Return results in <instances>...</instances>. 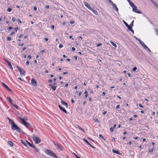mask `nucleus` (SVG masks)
Returning a JSON list of instances; mask_svg holds the SVG:
<instances>
[{"label":"nucleus","instance_id":"1","mask_svg":"<svg viewBox=\"0 0 158 158\" xmlns=\"http://www.w3.org/2000/svg\"><path fill=\"white\" fill-rule=\"evenodd\" d=\"M9 119V123L11 125V129L12 130H16L19 133H21L23 131L22 130L16 125L11 119Z\"/></svg>","mask_w":158,"mask_h":158},{"label":"nucleus","instance_id":"2","mask_svg":"<svg viewBox=\"0 0 158 158\" xmlns=\"http://www.w3.org/2000/svg\"><path fill=\"white\" fill-rule=\"evenodd\" d=\"M53 144L55 146V147L59 151H62L64 149V148L61 145L55 142L54 141L53 142Z\"/></svg>","mask_w":158,"mask_h":158},{"label":"nucleus","instance_id":"3","mask_svg":"<svg viewBox=\"0 0 158 158\" xmlns=\"http://www.w3.org/2000/svg\"><path fill=\"white\" fill-rule=\"evenodd\" d=\"M32 137L33 138V140L35 142V143L36 144L39 143L41 142V140L40 138L35 135H33L32 136Z\"/></svg>","mask_w":158,"mask_h":158},{"label":"nucleus","instance_id":"4","mask_svg":"<svg viewBox=\"0 0 158 158\" xmlns=\"http://www.w3.org/2000/svg\"><path fill=\"white\" fill-rule=\"evenodd\" d=\"M17 69L19 71L20 74L21 75H25V72L24 70L21 69L20 67L17 66Z\"/></svg>","mask_w":158,"mask_h":158},{"label":"nucleus","instance_id":"5","mask_svg":"<svg viewBox=\"0 0 158 158\" xmlns=\"http://www.w3.org/2000/svg\"><path fill=\"white\" fill-rule=\"evenodd\" d=\"M132 9L133 11L134 12L138 14H141L142 13L141 11L140 10H138L137 7L135 6L134 7H133Z\"/></svg>","mask_w":158,"mask_h":158},{"label":"nucleus","instance_id":"6","mask_svg":"<svg viewBox=\"0 0 158 158\" xmlns=\"http://www.w3.org/2000/svg\"><path fill=\"white\" fill-rule=\"evenodd\" d=\"M22 123L26 127H28L30 124L26 122L25 119H21Z\"/></svg>","mask_w":158,"mask_h":158},{"label":"nucleus","instance_id":"7","mask_svg":"<svg viewBox=\"0 0 158 158\" xmlns=\"http://www.w3.org/2000/svg\"><path fill=\"white\" fill-rule=\"evenodd\" d=\"M84 3L86 6L91 10H93V9L86 2H84Z\"/></svg>","mask_w":158,"mask_h":158},{"label":"nucleus","instance_id":"8","mask_svg":"<svg viewBox=\"0 0 158 158\" xmlns=\"http://www.w3.org/2000/svg\"><path fill=\"white\" fill-rule=\"evenodd\" d=\"M31 83L34 86H37L36 82L34 79H32L31 80Z\"/></svg>","mask_w":158,"mask_h":158},{"label":"nucleus","instance_id":"9","mask_svg":"<svg viewBox=\"0 0 158 158\" xmlns=\"http://www.w3.org/2000/svg\"><path fill=\"white\" fill-rule=\"evenodd\" d=\"M2 85L4 86V87L6 89L8 90L9 91H10L11 92H12V90L11 89H10L4 83L2 82Z\"/></svg>","mask_w":158,"mask_h":158},{"label":"nucleus","instance_id":"10","mask_svg":"<svg viewBox=\"0 0 158 158\" xmlns=\"http://www.w3.org/2000/svg\"><path fill=\"white\" fill-rule=\"evenodd\" d=\"M58 107L60 110H62L65 113H67V111L64 108H62L61 106L60 105H59Z\"/></svg>","mask_w":158,"mask_h":158},{"label":"nucleus","instance_id":"11","mask_svg":"<svg viewBox=\"0 0 158 158\" xmlns=\"http://www.w3.org/2000/svg\"><path fill=\"white\" fill-rule=\"evenodd\" d=\"M112 151H113V152L114 153H115L116 154L119 155H121V154L120 153H119V152L117 150L113 149Z\"/></svg>","mask_w":158,"mask_h":158},{"label":"nucleus","instance_id":"12","mask_svg":"<svg viewBox=\"0 0 158 158\" xmlns=\"http://www.w3.org/2000/svg\"><path fill=\"white\" fill-rule=\"evenodd\" d=\"M125 25V26L128 28V29H130V28H131V27L126 22L123 21Z\"/></svg>","mask_w":158,"mask_h":158},{"label":"nucleus","instance_id":"13","mask_svg":"<svg viewBox=\"0 0 158 158\" xmlns=\"http://www.w3.org/2000/svg\"><path fill=\"white\" fill-rule=\"evenodd\" d=\"M6 61L7 63L8 64L9 67L11 69H13V68L12 66L11 63L7 60H6Z\"/></svg>","mask_w":158,"mask_h":158},{"label":"nucleus","instance_id":"14","mask_svg":"<svg viewBox=\"0 0 158 158\" xmlns=\"http://www.w3.org/2000/svg\"><path fill=\"white\" fill-rule=\"evenodd\" d=\"M113 7L114 8L115 10L116 11H118V8L117 7L116 5L115 4H114L113 5H112Z\"/></svg>","mask_w":158,"mask_h":158},{"label":"nucleus","instance_id":"15","mask_svg":"<svg viewBox=\"0 0 158 158\" xmlns=\"http://www.w3.org/2000/svg\"><path fill=\"white\" fill-rule=\"evenodd\" d=\"M50 86H51L53 90H56V87L55 86L52 85V84L50 85Z\"/></svg>","mask_w":158,"mask_h":158},{"label":"nucleus","instance_id":"16","mask_svg":"<svg viewBox=\"0 0 158 158\" xmlns=\"http://www.w3.org/2000/svg\"><path fill=\"white\" fill-rule=\"evenodd\" d=\"M8 144L10 147H12L13 145V143L11 141H9L8 142Z\"/></svg>","mask_w":158,"mask_h":158},{"label":"nucleus","instance_id":"17","mask_svg":"<svg viewBox=\"0 0 158 158\" xmlns=\"http://www.w3.org/2000/svg\"><path fill=\"white\" fill-rule=\"evenodd\" d=\"M32 147H33L37 152H39V149L36 148L34 145H33V146H32Z\"/></svg>","mask_w":158,"mask_h":158},{"label":"nucleus","instance_id":"18","mask_svg":"<svg viewBox=\"0 0 158 158\" xmlns=\"http://www.w3.org/2000/svg\"><path fill=\"white\" fill-rule=\"evenodd\" d=\"M84 141L88 145H90L88 141V140L85 138H84L83 139Z\"/></svg>","mask_w":158,"mask_h":158},{"label":"nucleus","instance_id":"19","mask_svg":"<svg viewBox=\"0 0 158 158\" xmlns=\"http://www.w3.org/2000/svg\"><path fill=\"white\" fill-rule=\"evenodd\" d=\"M141 45L143 47L144 49H146V48H147V46L144 44L143 42L141 44Z\"/></svg>","mask_w":158,"mask_h":158},{"label":"nucleus","instance_id":"20","mask_svg":"<svg viewBox=\"0 0 158 158\" xmlns=\"http://www.w3.org/2000/svg\"><path fill=\"white\" fill-rule=\"evenodd\" d=\"M21 142L22 143L24 144L25 146H27V143L25 142V140L23 141V140H21Z\"/></svg>","mask_w":158,"mask_h":158},{"label":"nucleus","instance_id":"21","mask_svg":"<svg viewBox=\"0 0 158 158\" xmlns=\"http://www.w3.org/2000/svg\"><path fill=\"white\" fill-rule=\"evenodd\" d=\"M25 142L26 143L28 144L29 146L31 147H32L33 146V145L31 144L29 142H28L27 141V140H25Z\"/></svg>","mask_w":158,"mask_h":158},{"label":"nucleus","instance_id":"22","mask_svg":"<svg viewBox=\"0 0 158 158\" xmlns=\"http://www.w3.org/2000/svg\"><path fill=\"white\" fill-rule=\"evenodd\" d=\"M7 100L8 101H9L10 102V103H11L12 104L13 103H12V100H11V98L10 97H7Z\"/></svg>","mask_w":158,"mask_h":158},{"label":"nucleus","instance_id":"23","mask_svg":"<svg viewBox=\"0 0 158 158\" xmlns=\"http://www.w3.org/2000/svg\"><path fill=\"white\" fill-rule=\"evenodd\" d=\"M130 6L133 8V7H134L135 6L134 5V4L132 2H131L129 3Z\"/></svg>","mask_w":158,"mask_h":158},{"label":"nucleus","instance_id":"24","mask_svg":"<svg viewBox=\"0 0 158 158\" xmlns=\"http://www.w3.org/2000/svg\"><path fill=\"white\" fill-rule=\"evenodd\" d=\"M130 6L133 8V7H134L135 6L134 5V4L132 2H131L129 3Z\"/></svg>","mask_w":158,"mask_h":158},{"label":"nucleus","instance_id":"25","mask_svg":"<svg viewBox=\"0 0 158 158\" xmlns=\"http://www.w3.org/2000/svg\"><path fill=\"white\" fill-rule=\"evenodd\" d=\"M110 43L115 47L116 48L117 47L116 44H115L112 41H110Z\"/></svg>","mask_w":158,"mask_h":158},{"label":"nucleus","instance_id":"26","mask_svg":"<svg viewBox=\"0 0 158 158\" xmlns=\"http://www.w3.org/2000/svg\"><path fill=\"white\" fill-rule=\"evenodd\" d=\"M84 94H85V98H87L88 96V95L87 94V92L86 90H85L84 92Z\"/></svg>","mask_w":158,"mask_h":158},{"label":"nucleus","instance_id":"27","mask_svg":"<svg viewBox=\"0 0 158 158\" xmlns=\"http://www.w3.org/2000/svg\"><path fill=\"white\" fill-rule=\"evenodd\" d=\"M61 103L62 105H64V106H65L66 105V103H65V102L63 101H61Z\"/></svg>","mask_w":158,"mask_h":158},{"label":"nucleus","instance_id":"28","mask_svg":"<svg viewBox=\"0 0 158 158\" xmlns=\"http://www.w3.org/2000/svg\"><path fill=\"white\" fill-rule=\"evenodd\" d=\"M154 149V148H152V149H150L148 152H153Z\"/></svg>","mask_w":158,"mask_h":158},{"label":"nucleus","instance_id":"29","mask_svg":"<svg viewBox=\"0 0 158 158\" xmlns=\"http://www.w3.org/2000/svg\"><path fill=\"white\" fill-rule=\"evenodd\" d=\"M79 129L80 130L84 132H85V131L81 127H79Z\"/></svg>","mask_w":158,"mask_h":158},{"label":"nucleus","instance_id":"30","mask_svg":"<svg viewBox=\"0 0 158 158\" xmlns=\"http://www.w3.org/2000/svg\"><path fill=\"white\" fill-rule=\"evenodd\" d=\"M129 30L131 31L133 33H134V31L133 29H132V28L131 27V28H130V29H129Z\"/></svg>","mask_w":158,"mask_h":158},{"label":"nucleus","instance_id":"31","mask_svg":"<svg viewBox=\"0 0 158 158\" xmlns=\"http://www.w3.org/2000/svg\"><path fill=\"white\" fill-rule=\"evenodd\" d=\"M114 129L113 127H111L110 128V131H111V132H113L114 131Z\"/></svg>","mask_w":158,"mask_h":158},{"label":"nucleus","instance_id":"32","mask_svg":"<svg viewBox=\"0 0 158 158\" xmlns=\"http://www.w3.org/2000/svg\"><path fill=\"white\" fill-rule=\"evenodd\" d=\"M92 11H93V12L96 15H97L98 14V12L96 11V10H94L93 9V10H92Z\"/></svg>","mask_w":158,"mask_h":158},{"label":"nucleus","instance_id":"33","mask_svg":"<svg viewBox=\"0 0 158 158\" xmlns=\"http://www.w3.org/2000/svg\"><path fill=\"white\" fill-rule=\"evenodd\" d=\"M99 137L102 138V139H104V137H103V136L102 135H101V134H100L99 135Z\"/></svg>","mask_w":158,"mask_h":158},{"label":"nucleus","instance_id":"34","mask_svg":"<svg viewBox=\"0 0 158 158\" xmlns=\"http://www.w3.org/2000/svg\"><path fill=\"white\" fill-rule=\"evenodd\" d=\"M134 21H132L130 24V26H131V27L133 26Z\"/></svg>","mask_w":158,"mask_h":158},{"label":"nucleus","instance_id":"35","mask_svg":"<svg viewBox=\"0 0 158 158\" xmlns=\"http://www.w3.org/2000/svg\"><path fill=\"white\" fill-rule=\"evenodd\" d=\"M12 105L15 107L16 109H18L19 107L18 106L15 105V104H12Z\"/></svg>","mask_w":158,"mask_h":158},{"label":"nucleus","instance_id":"36","mask_svg":"<svg viewBox=\"0 0 158 158\" xmlns=\"http://www.w3.org/2000/svg\"><path fill=\"white\" fill-rule=\"evenodd\" d=\"M6 10L9 12H10L12 10V9L11 8H9Z\"/></svg>","mask_w":158,"mask_h":158},{"label":"nucleus","instance_id":"37","mask_svg":"<svg viewBox=\"0 0 158 158\" xmlns=\"http://www.w3.org/2000/svg\"><path fill=\"white\" fill-rule=\"evenodd\" d=\"M137 69V68L136 67H135L132 70L134 72Z\"/></svg>","mask_w":158,"mask_h":158},{"label":"nucleus","instance_id":"38","mask_svg":"<svg viewBox=\"0 0 158 158\" xmlns=\"http://www.w3.org/2000/svg\"><path fill=\"white\" fill-rule=\"evenodd\" d=\"M63 47V45L62 44H60L59 45V47L60 48H61Z\"/></svg>","mask_w":158,"mask_h":158},{"label":"nucleus","instance_id":"39","mask_svg":"<svg viewBox=\"0 0 158 158\" xmlns=\"http://www.w3.org/2000/svg\"><path fill=\"white\" fill-rule=\"evenodd\" d=\"M11 38L10 37H8L7 38V40H9V41L10 40H11Z\"/></svg>","mask_w":158,"mask_h":158},{"label":"nucleus","instance_id":"40","mask_svg":"<svg viewBox=\"0 0 158 158\" xmlns=\"http://www.w3.org/2000/svg\"><path fill=\"white\" fill-rule=\"evenodd\" d=\"M12 29V27H9L8 28V30H10Z\"/></svg>","mask_w":158,"mask_h":158},{"label":"nucleus","instance_id":"41","mask_svg":"<svg viewBox=\"0 0 158 158\" xmlns=\"http://www.w3.org/2000/svg\"><path fill=\"white\" fill-rule=\"evenodd\" d=\"M146 49L149 52H151V50L148 47L147 48H146Z\"/></svg>","mask_w":158,"mask_h":158},{"label":"nucleus","instance_id":"42","mask_svg":"<svg viewBox=\"0 0 158 158\" xmlns=\"http://www.w3.org/2000/svg\"><path fill=\"white\" fill-rule=\"evenodd\" d=\"M11 20L13 22H14L15 21V18H13L11 19Z\"/></svg>","mask_w":158,"mask_h":158},{"label":"nucleus","instance_id":"43","mask_svg":"<svg viewBox=\"0 0 158 158\" xmlns=\"http://www.w3.org/2000/svg\"><path fill=\"white\" fill-rule=\"evenodd\" d=\"M17 21H18L20 23H22L20 20V19L19 18H18L17 19Z\"/></svg>","mask_w":158,"mask_h":158},{"label":"nucleus","instance_id":"44","mask_svg":"<svg viewBox=\"0 0 158 158\" xmlns=\"http://www.w3.org/2000/svg\"><path fill=\"white\" fill-rule=\"evenodd\" d=\"M94 120L95 122H100L99 120H98V119H94Z\"/></svg>","mask_w":158,"mask_h":158},{"label":"nucleus","instance_id":"45","mask_svg":"<svg viewBox=\"0 0 158 158\" xmlns=\"http://www.w3.org/2000/svg\"><path fill=\"white\" fill-rule=\"evenodd\" d=\"M29 64V61L28 60L26 62V64L27 65H28Z\"/></svg>","mask_w":158,"mask_h":158},{"label":"nucleus","instance_id":"46","mask_svg":"<svg viewBox=\"0 0 158 158\" xmlns=\"http://www.w3.org/2000/svg\"><path fill=\"white\" fill-rule=\"evenodd\" d=\"M139 106L140 108H143V106L141 104H139Z\"/></svg>","mask_w":158,"mask_h":158},{"label":"nucleus","instance_id":"47","mask_svg":"<svg viewBox=\"0 0 158 158\" xmlns=\"http://www.w3.org/2000/svg\"><path fill=\"white\" fill-rule=\"evenodd\" d=\"M101 45H102V44L101 43L98 44H97V47H99Z\"/></svg>","mask_w":158,"mask_h":158},{"label":"nucleus","instance_id":"48","mask_svg":"<svg viewBox=\"0 0 158 158\" xmlns=\"http://www.w3.org/2000/svg\"><path fill=\"white\" fill-rule=\"evenodd\" d=\"M73 154L77 158H81V157H79L78 156H77V155H76L75 153H73Z\"/></svg>","mask_w":158,"mask_h":158},{"label":"nucleus","instance_id":"49","mask_svg":"<svg viewBox=\"0 0 158 158\" xmlns=\"http://www.w3.org/2000/svg\"><path fill=\"white\" fill-rule=\"evenodd\" d=\"M18 30V27H16L15 28V32H16L17 31V30Z\"/></svg>","mask_w":158,"mask_h":158},{"label":"nucleus","instance_id":"50","mask_svg":"<svg viewBox=\"0 0 158 158\" xmlns=\"http://www.w3.org/2000/svg\"><path fill=\"white\" fill-rule=\"evenodd\" d=\"M138 40L141 44L143 42L142 41L140 40L139 39V40Z\"/></svg>","mask_w":158,"mask_h":158},{"label":"nucleus","instance_id":"51","mask_svg":"<svg viewBox=\"0 0 158 158\" xmlns=\"http://www.w3.org/2000/svg\"><path fill=\"white\" fill-rule=\"evenodd\" d=\"M70 23L71 24H72L73 23H74V21H71L70 22Z\"/></svg>","mask_w":158,"mask_h":158},{"label":"nucleus","instance_id":"52","mask_svg":"<svg viewBox=\"0 0 158 158\" xmlns=\"http://www.w3.org/2000/svg\"><path fill=\"white\" fill-rule=\"evenodd\" d=\"M27 58H28V59H29L30 60L31 58V56L30 55H29L28 56Z\"/></svg>","mask_w":158,"mask_h":158},{"label":"nucleus","instance_id":"53","mask_svg":"<svg viewBox=\"0 0 158 158\" xmlns=\"http://www.w3.org/2000/svg\"><path fill=\"white\" fill-rule=\"evenodd\" d=\"M51 28L52 29V30H53L54 29V26L51 25Z\"/></svg>","mask_w":158,"mask_h":158},{"label":"nucleus","instance_id":"54","mask_svg":"<svg viewBox=\"0 0 158 158\" xmlns=\"http://www.w3.org/2000/svg\"><path fill=\"white\" fill-rule=\"evenodd\" d=\"M152 2L154 4V5H155L156 4V3L154 1H153Z\"/></svg>","mask_w":158,"mask_h":158},{"label":"nucleus","instance_id":"55","mask_svg":"<svg viewBox=\"0 0 158 158\" xmlns=\"http://www.w3.org/2000/svg\"><path fill=\"white\" fill-rule=\"evenodd\" d=\"M33 10H34V11H36V10H37V8L35 6L34 7V8H33Z\"/></svg>","mask_w":158,"mask_h":158},{"label":"nucleus","instance_id":"56","mask_svg":"<svg viewBox=\"0 0 158 158\" xmlns=\"http://www.w3.org/2000/svg\"><path fill=\"white\" fill-rule=\"evenodd\" d=\"M15 33V32H12L10 33V35H13Z\"/></svg>","mask_w":158,"mask_h":158},{"label":"nucleus","instance_id":"57","mask_svg":"<svg viewBox=\"0 0 158 158\" xmlns=\"http://www.w3.org/2000/svg\"><path fill=\"white\" fill-rule=\"evenodd\" d=\"M115 138L114 137H113L112 138V141H114Z\"/></svg>","mask_w":158,"mask_h":158},{"label":"nucleus","instance_id":"58","mask_svg":"<svg viewBox=\"0 0 158 158\" xmlns=\"http://www.w3.org/2000/svg\"><path fill=\"white\" fill-rule=\"evenodd\" d=\"M45 52V50H42L40 51V52L42 53H43Z\"/></svg>","mask_w":158,"mask_h":158},{"label":"nucleus","instance_id":"59","mask_svg":"<svg viewBox=\"0 0 158 158\" xmlns=\"http://www.w3.org/2000/svg\"><path fill=\"white\" fill-rule=\"evenodd\" d=\"M151 114L153 115H154L155 114V112L154 111H153L152 112Z\"/></svg>","mask_w":158,"mask_h":158},{"label":"nucleus","instance_id":"60","mask_svg":"<svg viewBox=\"0 0 158 158\" xmlns=\"http://www.w3.org/2000/svg\"><path fill=\"white\" fill-rule=\"evenodd\" d=\"M116 109H118L119 108V105H117L116 107Z\"/></svg>","mask_w":158,"mask_h":158},{"label":"nucleus","instance_id":"61","mask_svg":"<svg viewBox=\"0 0 158 158\" xmlns=\"http://www.w3.org/2000/svg\"><path fill=\"white\" fill-rule=\"evenodd\" d=\"M23 45H24V44H23H23H19V46H23Z\"/></svg>","mask_w":158,"mask_h":158},{"label":"nucleus","instance_id":"62","mask_svg":"<svg viewBox=\"0 0 158 158\" xmlns=\"http://www.w3.org/2000/svg\"><path fill=\"white\" fill-rule=\"evenodd\" d=\"M52 80L50 79L48 81V82L50 83H51L52 82Z\"/></svg>","mask_w":158,"mask_h":158},{"label":"nucleus","instance_id":"63","mask_svg":"<svg viewBox=\"0 0 158 158\" xmlns=\"http://www.w3.org/2000/svg\"><path fill=\"white\" fill-rule=\"evenodd\" d=\"M75 48L73 47H72V50L73 51H74L75 50Z\"/></svg>","mask_w":158,"mask_h":158},{"label":"nucleus","instance_id":"64","mask_svg":"<svg viewBox=\"0 0 158 158\" xmlns=\"http://www.w3.org/2000/svg\"><path fill=\"white\" fill-rule=\"evenodd\" d=\"M81 94H82V93H81V91H80V92H79V94H78L79 96H81Z\"/></svg>","mask_w":158,"mask_h":158}]
</instances>
